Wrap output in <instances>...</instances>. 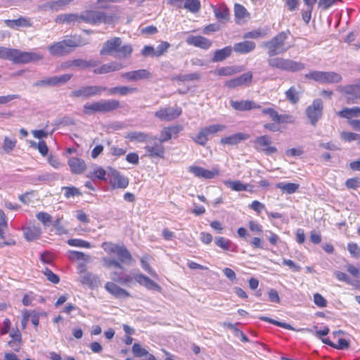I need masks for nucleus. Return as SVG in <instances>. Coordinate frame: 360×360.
<instances>
[{"label": "nucleus", "mask_w": 360, "mask_h": 360, "mask_svg": "<svg viewBox=\"0 0 360 360\" xmlns=\"http://www.w3.org/2000/svg\"><path fill=\"white\" fill-rule=\"evenodd\" d=\"M289 35L288 30L280 32L270 40L264 42L263 46L266 49L267 55L269 57L267 63L270 67L294 72L303 70L305 67L304 64L289 58H274L275 56L285 53L292 47L287 41Z\"/></svg>", "instance_id": "f257e3e1"}, {"label": "nucleus", "mask_w": 360, "mask_h": 360, "mask_svg": "<svg viewBox=\"0 0 360 360\" xmlns=\"http://www.w3.org/2000/svg\"><path fill=\"white\" fill-rule=\"evenodd\" d=\"M286 98L292 104L297 103L300 100L299 91L295 86H291L285 91Z\"/></svg>", "instance_id": "c03bdc74"}, {"label": "nucleus", "mask_w": 360, "mask_h": 360, "mask_svg": "<svg viewBox=\"0 0 360 360\" xmlns=\"http://www.w3.org/2000/svg\"><path fill=\"white\" fill-rule=\"evenodd\" d=\"M150 257L148 255H144L141 259V264L144 271L148 273L153 277H158L156 272L150 267L148 264V259Z\"/></svg>", "instance_id": "09e8293b"}, {"label": "nucleus", "mask_w": 360, "mask_h": 360, "mask_svg": "<svg viewBox=\"0 0 360 360\" xmlns=\"http://www.w3.org/2000/svg\"><path fill=\"white\" fill-rule=\"evenodd\" d=\"M44 274L46 276V278L51 283L54 284H57L60 281L59 277L53 273L50 269L48 268H46L44 270H43Z\"/></svg>", "instance_id": "680f3d73"}, {"label": "nucleus", "mask_w": 360, "mask_h": 360, "mask_svg": "<svg viewBox=\"0 0 360 360\" xmlns=\"http://www.w3.org/2000/svg\"><path fill=\"white\" fill-rule=\"evenodd\" d=\"M295 121L294 117L288 114H278L276 123H293Z\"/></svg>", "instance_id": "69168bd1"}, {"label": "nucleus", "mask_w": 360, "mask_h": 360, "mask_svg": "<svg viewBox=\"0 0 360 360\" xmlns=\"http://www.w3.org/2000/svg\"><path fill=\"white\" fill-rule=\"evenodd\" d=\"M17 49L0 47V58L11 60L15 63Z\"/></svg>", "instance_id": "79ce46f5"}, {"label": "nucleus", "mask_w": 360, "mask_h": 360, "mask_svg": "<svg viewBox=\"0 0 360 360\" xmlns=\"http://www.w3.org/2000/svg\"><path fill=\"white\" fill-rule=\"evenodd\" d=\"M41 234V229L38 226H30L24 230L25 238L29 241L39 238Z\"/></svg>", "instance_id": "473e14b6"}, {"label": "nucleus", "mask_w": 360, "mask_h": 360, "mask_svg": "<svg viewBox=\"0 0 360 360\" xmlns=\"http://www.w3.org/2000/svg\"><path fill=\"white\" fill-rule=\"evenodd\" d=\"M207 134L202 128L199 131L198 134L193 138V141L200 146H205L207 142Z\"/></svg>", "instance_id": "4d7b16f0"}, {"label": "nucleus", "mask_w": 360, "mask_h": 360, "mask_svg": "<svg viewBox=\"0 0 360 360\" xmlns=\"http://www.w3.org/2000/svg\"><path fill=\"white\" fill-rule=\"evenodd\" d=\"M48 50L52 56H63L70 53V50H66L62 41L49 46Z\"/></svg>", "instance_id": "72a5a7b5"}, {"label": "nucleus", "mask_w": 360, "mask_h": 360, "mask_svg": "<svg viewBox=\"0 0 360 360\" xmlns=\"http://www.w3.org/2000/svg\"><path fill=\"white\" fill-rule=\"evenodd\" d=\"M200 78H201L200 74H199L198 72H193V73H190V74L178 75L173 76L172 78V80L184 83L186 82L200 80Z\"/></svg>", "instance_id": "ea45409f"}, {"label": "nucleus", "mask_w": 360, "mask_h": 360, "mask_svg": "<svg viewBox=\"0 0 360 360\" xmlns=\"http://www.w3.org/2000/svg\"><path fill=\"white\" fill-rule=\"evenodd\" d=\"M259 319L264 321H267L269 323H271L272 324H274L276 326L282 327V328L288 329V330H294V328L288 323H286L284 322H280V321H276L274 319H272L266 317V316H260Z\"/></svg>", "instance_id": "13d9d810"}, {"label": "nucleus", "mask_w": 360, "mask_h": 360, "mask_svg": "<svg viewBox=\"0 0 360 360\" xmlns=\"http://www.w3.org/2000/svg\"><path fill=\"white\" fill-rule=\"evenodd\" d=\"M214 242L218 247L221 248L224 250H230L232 245L231 240L224 237L216 238Z\"/></svg>", "instance_id": "5fc2aeb1"}, {"label": "nucleus", "mask_w": 360, "mask_h": 360, "mask_svg": "<svg viewBox=\"0 0 360 360\" xmlns=\"http://www.w3.org/2000/svg\"><path fill=\"white\" fill-rule=\"evenodd\" d=\"M30 145L32 148H37L43 156H46L48 154L49 148L45 141H41L38 143L34 141H31Z\"/></svg>", "instance_id": "6e6d98bb"}, {"label": "nucleus", "mask_w": 360, "mask_h": 360, "mask_svg": "<svg viewBox=\"0 0 360 360\" xmlns=\"http://www.w3.org/2000/svg\"><path fill=\"white\" fill-rule=\"evenodd\" d=\"M184 8L191 13H197L200 9V2L199 0H185Z\"/></svg>", "instance_id": "de8ad7c7"}, {"label": "nucleus", "mask_w": 360, "mask_h": 360, "mask_svg": "<svg viewBox=\"0 0 360 360\" xmlns=\"http://www.w3.org/2000/svg\"><path fill=\"white\" fill-rule=\"evenodd\" d=\"M17 140L15 137L5 136L2 145V149L6 153H10L16 146Z\"/></svg>", "instance_id": "37998d69"}, {"label": "nucleus", "mask_w": 360, "mask_h": 360, "mask_svg": "<svg viewBox=\"0 0 360 360\" xmlns=\"http://www.w3.org/2000/svg\"><path fill=\"white\" fill-rule=\"evenodd\" d=\"M188 171L192 173L195 177L205 179H213L219 174V171L217 169L209 170L199 166H190L188 168Z\"/></svg>", "instance_id": "dca6fc26"}, {"label": "nucleus", "mask_w": 360, "mask_h": 360, "mask_svg": "<svg viewBox=\"0 0 360 360\" xmlns=\"http://www.w3.org/2000/svg\"><path fill=\"white\" fill-rule=\"evenodd\" d=\"M62 41L63 42L66 50H70V52L73 48L82 46L89 43L87 41L82 39L80 37L77 36L63 40Z\"/></svg>", "instance_id": "7c9ffc66"}, {"label": "nucleus", "mask_w": 360, "mask_h": 360, "mask_svg": "<svg viewBox=\"0 0 360 360\" xmlns=\"http://www.w3.org/2000/svg\"><path fill=\"white\" fill-rule=\"evenodd\" d=\"M231 106L236 110L245 111L261 108V106L252 101H231Z\"/></svg>", "instance_id": "5701e85b"}, {"label": "nucleus", "mask_w": 360, "mask_h": 360, "mask_svg": "<svg viewBox=\"0 0 360 360\" xmlns=\"http://www.w3.org/2000/svg\"><path fill=\"white\" fill-rule=\"evenodd\" d=\"M338 115L347 118L350 120V118L352 117H358L360 116V108L359 107H353L352 108H345L342 110L337 112Z\"/></svg>", "instance_id": "a19ab883"}, {"label": "nucleus", "mask_w": 360, "mask_h": 360, "mask_svg": "<svg viewBox=\"0 0 360 360\" xmlns=\"http://www.w3.org/2000/svg\"><path fill=\"white\" fill-rule=\"evenodd\" d=\"M232 51L233 49L231 46H226L221 49H218L214 52L212 61L214 63L223 61L231 55Z\"/></svg>", "instance_id": "f704fd0d"}, {"label": "nucleus", "mask_w": 360, "mask_h": 360, "mask_svg": "<svg viewBox=\"0 0 360 360\" xmlns=\"http://www.w3.org/2000/svg\"><path fill=\"white\" fill-rule=\"evenodd\" d=\"M267 34L266 31L262 30H255L250 32H248L244 35V38H262L264 37Z\"/></svg>", "instance_id": "bf43d9fd"}, {"label": "nucleus", "mask_w": 360, "mask_h": 360, "mask_svg": "<svg viewBox=\"0 0 360 360\" xmlns=\"http://www.w3.org/2000/svg\"><path fill=\"white\" fill-rule=\"evenodd\" d=\"M276 187L287 194H292L297 191L300 185L290 182H279L276 184Z\"/></svg>", "instance_id": "58836bf2"}, {"label": "nucleus", "mask_w": 360, "mask_h": 360, "mask_svg": "<svg viewBox=\"0 0 360 360\" xmlns=\"http://www.w3.org/2000/svg\"><path fill=\"white\" fill-rule=\"evenodd\" d=\"M68 244L72 247H79L84 248H89L91 247V244L89 242L79 238L69 239L68 240Z\"/></svg>", "instance_id": "864d4df0"}, {"label": "nucleus", "mask_w": 360, "mask_h": 360, "mask_svg": "<svg viewBox=\"0 0 360 360\" xmlns=\"http://www.w3.org/2000/svg\"><path fill=\"white\" fill-rule=\"evenodd\" d=\"M55 22L59 24L81 22V18H79V15L75 13L60 14L56 18Z\"/></svg>", "instance_id": "c9c22d12"}, {"label": "nucleus", "mask_w": 360, "mask_h": 360, "mask_svg": "<svg viewBox=\"0 0 360 360\" xmlns=\"http://www.w3.org/2000/svg\"><path fill=\"white\" fill-rule=\"evenodd\" d=\"M122 78L128 81L135 82L152 77L151 73L146 69H140L138 70L129 71L121 75Z\"/></svg>", "instance_id": "a211bd4d"}, {"label": "nucleus", "mask_w": 360, "mask_h": 360, "mask_svg": "<svg viewBox=\"0 0 360 360\" xmlns=\"http://www.w3.org/2000/svg\"><path fill=\"white\" fill-rule=\"evenodd\" d=\"M62 191H64V195L66 198L79 196L82 194L79 190L75 186H64L62 187Z\"/></svg>", "instance_id": "8fccbe9b"}, {"label": "nucleus", "mask_w": 360, "mask_h": 360, "mask_svg": "<svg viewBox=\"0 0 360 360\" xmlns=\"http://www.w3.org/2000/svg\"><path fill=\"white\" fill-rule=\"evenodd\" d=\"M224 184L231 190L235 191H252V186L248 184H243L240 181L226 180Z\"/></svg>", "instance_id": "2f4dec72"}, {"label": "nucleus", "mask_w": 360, "mask_h": 360, "mask_svg": "<svg viewBox=\"0 0 360 360\" xmlns=\"http://www.w3.org/2000/svg\"><path fill=\"white\" fill-rule=\"evenodd\" d=\"M80 282L83 285H88L91 288H96L101 285V280L99 276L91 272L84 274L81 277Z\"/></svg>", "instance_id": "a878e982"}, {"label": "nucleus", "mask_w": 360, "mask_h": 360, "mask_svg": "<svg viewBox=\"0 0 360 360\" xmlns=\"http://www.w3.org/2000/svg\"><path fill=\"white\" fill-rule=\"evenodd\" d=\"M349 103H355L357 99H360V82L357 84H348L339 86L337 88Z\"/></svg>", "instance_id": "1a4fd4ad"}, {"label": "nucleus", "mask_w": 360, "mask_h": 360, "mask_svg": "<svg viewBox=\"0 0 360 360\" xmlns=\"http://www.w3.org/2000/svg\"><path fill=\"white\" fill-rule=\"evenodd\" d=\"M323 103L321 99L316 98L306 108V115L310 123L315 126L317 122L322 117Z\"/></svg>", "instance_id": "423d86ee"}, {"label": "nucleus", "mask_w": 360, "mask_h": 360, "mask_svg": "<svg viewBox=\"0 0 360 360\" xmlns=\"http://www.w3.org/2000/svg\"><path fill=\"white\" fill-rule=\"evenodd\" d=\"M107 89L101 86H85L76 89L70 93V96L75 98H88L90 97L99 96Z\"/></svg>", "instance_id": "6e6552de"}, {"label": "nucleus", "mask_w": 360, "mask_h": 360, "mask_svg": "<svg viewBox=\"0 0 360 360\" xmlns=\"http://www.w3.org/2000/svg\"><path fill=\"white\" fill-rule=\"evenodd\" d=\"M182 113V109L179 106L166 107L161 108L155 112V116L164 121H172L179 117Z\"/></svg>", "instance_id": "9b49d317"}, {"label": "nucleus", "mask_w": 360, "mask_h": 360, "mask_svg": "<svg viewBox=\"0 0 360 360\" xmlns=\"http://www.w3.org/2000/svg\"><path fill=\"white\" fill-rule=\"evenodd\" d=\"M98 103L101 113L109 112L120 107V101L115 99L101 100Z\"/></svg>", "instance_id": "cd10ccee"}, {"label": "nucleus", "mask_w": 360, "mask_h": 360, "mask_svg": "<svg viewBox=\"0 0 360 360\" xmlns=\"http://www.w3.org/2000/svg\"><path fill=\"white\" fill-rule=\"evenodd\" d=\"M44 58L42 54L34 51H22L17 49L15 63L23 64L34 63Z\"/></svg>", "instance_id": "ddd939ff"}, {"label": "nucleus", "mask_w": 360, "mask_h": 360, "mask_svg": "<svg viewBox=\"0 0 360 360\" xmlns=\"http://www.w3.org/2000/svg\"><path fill=\"white\" fill-rule=\"evenodd\" d=\"M15 27H30L32 26V22L30 18L25 17H20L18 19L13 20Z\"/></svg>", "instance_id": "603ef678"}, {"label": "nucleus", "mask_w": 360, "mask_h": 360, "mask_svg": "<svg viewBox=\"0 0 360 360\" xmlns=\"http://www.w3.org/2000/svg\"><path fill=\"white\" fill-rule=\"evenodd\" d=\"M81 22L90 24H98L101 22H109L111 17L108 16L104 12L96 11H86L79 15Z\"/></svg>", "instance_id": "0eeeda50"}, {"label": "nucleus", "mask_w": 360, "mask_h": 360, "mask_svg": "<svg viewBox=\"0 0 360 360\" xmlns=\"http://www.w3.org/2000/svg\"><path fill=\"white\" fill-rule=\"evenodd\" d=\"M213 11L216 18L224 23L229 20V10L224 4H221L219 7L213 6Z\"/></svg>", "instance_id": "c85d7f7f"}, {"label": "nucleus", "mask_w": 360, "mask_h": 360, "mask_svg": "<svg viewBox=\"0 0 360 360\" xmlns=\"http://www.w3.org/2000/svg\"><path fill=\"white\" fill-rule=\"evenodd\" d=\"M61 218H58L55 221L52 222L51 224H53L56 233L58 235H63L67 233V230L65 229V227L60 224Z\"/></svg>", "instance_id": "e2e57ef3"}, {"label": "nucleus", "mask_w": 360, "mask_h": 360, "mask_svg": "<svg viewBox=\"0 0 360 360\" xmlns=\"http://www.w3.org/2000/svg\"><path fill=\"white\" fill-rule=\"evenodd\" d=\"M101 248L108 254L115 253L118 257V260L110 257H103L102 262L103 266L105 268L115 267L123 270V264L129 265L134 260L131 254L124 245H118L112 242H104L101 244Z\"/></svg>", "instance_id": "f03ea898"}, {"label": "nucleus", "mask_w": 360, "mask_h": 360, "mask_svg": "<svg viewBox=\"0 0 360 360\" xmlns=\"http://www.w3.org/2000/svg\"><path fill=\"white\" fill-rule=\"evenodd\" d=\"M186 41L188 45L194 46L205 50L208 49L212 44L210 39L202 36L190 35L186 38Z\"/></svg>", "instance_id": "aec40b11"}, {"label": "nucleus", "mask_w": 360, "mask_h": 360, "mask_svg": "<svg viewBox=\"0 0 360 360\" xmlns=\"http://www.w3.org/2000/svg\"><path fill=\"white\" fill-rule=\"evenodd\" d=\"M110 184L113 188H125L129 185V179L120 174L117 169L108 168Z\"/></svg>", "instance_id": "f8f14e48"}, {"label": "nucleus", "mask_w": 360, "mask_h": 360, "mask_svg": "<svg viewBox=\"0 0 360 360\" xmlns=\"http://www.w3.org/2000/svg\"><path fill=\"white\" fill-rule=\"evenodd\" d=\"M133 47L130 44H122L120 37L108 39L100 50L101 56H112L117 58H128L131 56Z\"/></svg>", "instance_id": "7ed1b4c3"}, {"label": "nucleus", "mask_w": 360, "mask_h": 360, "mask_svg": "<svg viewBox=\"0 0 360 360\" xmlns=\"http://www.w3.org/2000/svg\"><path fill=\"white\" fill-rule=\"evenodd\" d=\"M314 302L316 305L321 308L327 306V300L318 292L314 295Z\"/></svg>", "instance_id": "338daca9"}, {"label": "nucleus", "mask_w": 360, "mask_h": 360, "mask_svg": "<svg viewBox=\"0 0 360 360\" xmlns=\"http://www.w3.org/2000/svg\"><path fill=\"white\" fill-rule=\"evenodd\" d=\"M226 126L223 124H212L205 127H203L204 131L206 132L207 136L215 134L219 131H224L226 129Z\"/></svg>", "instance_id": "3c124183"}, {"label": "nucleus", "mask_w": 360, "mask_h": 360, "mask_svg": "<svg viewBox=\"0 0 360 360\" xmlns=\"http://www.w3.org/2000/svg\"><path fill=\"white\" fill-rule=\"evenodd\" d=\"M36 217L40 222H41L45 228L49 226L53 222L51 215L45 212H39L37 213Z\"/></svg>", "instance_id": "49530a36"}, {"label": "nucleus", "mask_w": 360, "mask_h": 360, "mask_svg": "<svg viewBox=\"0 0 360 360\" xmlns=\"http://www.w3.org/2000/svg\"><path fill=\"white\" fill-rule=\"evenodd\" d=\"M240 68L236 66H226L218 68L214 70L212 72L214 75L217 76H231L234 74L240 72Z\"/></svg>", "instance_id": "4c0bfd02"}, {"label": "nucleus", "mask_w": 360, "mask_h": 360, "mask_svg": "<svg viewBox=\"0 0 360 360\" xmlns=\"http://www.w3.org/2000/svg\"><path fill=\"white\" fill-rule=\"evenodd\" d=\"M109 95L120 94L121 96H125L129 94L136 92L138 89L136 87H129L125 86H115L107 89Z\"/></svg>", "instance_id": "e433bc0d"}, {"label": "nucleus", "mask_w": 360, "mask_h": 360, "mask_svg": "<svg viewBox=\"0 0 360 360\" xmlns=\"http://www.w3.org/2000/svg\"><path fill=\"white\" fill-rule=\"evenodd\" d=\"M68 165L70 168L71 172L75 174H80L86 169L84 160L76 157L70 158L68 161Z\"/></svg>", "instance_id": "b1692460"}, {"label": "nucleus", "mask_w": 360, "mask_h": 360, "mask_svg": "<svg viewBox=\"0 0 360 360\" xmlns=\"http://www.w3.org/2000/svg\"><path fill=\"white\" fill-rule=\"evenodd\" d=\"M125 138L130 141H136L138 143H148L150 141H155V136L152 137L149 134L139 131H132L126 134Z\"/></svg>", "instance_id": "412c9836"}, {"label": "nucleus", "mask_w": 360, "mask_h": 360, "mask_svg": "<svg viewBox=\"0 0 360 360\" xmlns=\"http://www.w3.org/2000/svg\"><path fill=\"white\" fill-rule=\"evenodd\" d=\"M255 43L252 41H244L236 43L233 46V51L240 54H246L255 49Z\"/></svg>", "instance_id": "bb28decb"}, {"label": "nucleus", "mask_w": 360, "mask_h": 360, "mask_svg": "<svg viewBox=\"0 0 360 360\" xmlns=\"http://www.w3.org/2000/svg\"><path fill=\"white\" fill-rule=\"evenodd\" d=\"M144 149L146 152V155L150 158H163L165 153V149L162 143L154 142L153 144L147 143Z\"/></svg>", "instance_id": "f3484780"}, {"label": "nucleus", "mask_w": 360, "mask_h": 360, "mask_svg": "<svg viewBox=\"0 0 360 360\" xmlns=\"http://www.w3.org/2000/svg\"><path fill=\"white\" fill-rule=\"evenodd\" d=\"M133 279H134L138 283L144 286L148 290H153L156 291L161 290V287L158 283L142 274H136L134 276V277L129 274H123L121 277V280L119 284L130 285L133 282Z\"/></svg>", "instance_id": "39448f33"}, {"label": "nucleus", "mask_w": 360, "mask_h": 360, "mask_svg": "<svg viewBox=\"0 0 360 360\" xmlns=\"http://www.w3.org/2000/svg\"><path fill=\"white\" fill-rule=\"evenodd\" d=\"M122 68V65L117 62H110L106 64H103L100 68H96L94 70L95 74H106L111 72L120 70Z\"/></svg>", "instance_id": "c756f323"}, {"label": "nucleus", "mask_w": 360, "mask_h": 360, "mask_svg": "<svg viewBox=\"0 0 360 360\" xmlns=\"http://www.w3.org/2000/svg\"><path fill=\"white\" fill-rule=\"evenodd\" d=\"M254 148L259 152H264L266 155H271L277 152V148L271 146V138L268 135L257 137L254 141Z\"/></svg>", "instance_id": "9d476101"}, {"label": "nucleus", "mask_w": 360, "mask_h": 360, "mask_svg": "<svg viewBox=\"0 0 360 360\" xmlns=\"http://www.w3.org/2000/svg\"><path fill=\"white\" fill-rule=\"evenodd\" d=\"M262 113L269 115L271 120L275 122L278 115V112L273 108H262Z\"/></svg>", "instance_id": "052dcab7"}, {"label": "nucleus", "mask_w": 360, "mask_h": 360, "mask_svg": "<svg viewBox=\"0 0 360 360\" xmlns=\"http://www.w3.org/2000/svg\"><path fill=\"white\" fill-rule=\"evenodd\" d=\"M132 352L136 356L138 357H141L148 354V351L144 348H142L141 346L138 343H135L132 346Z\"/></svg>", "instance_id": "0e129e2a"}, {"label": "nucleus", "mask_w": 360, "mask_h": 360, "mask_svg": "<svg viewBox=\"0 0 360 360\" xmlns=\"http://www.w3.org/2000/svg\"><path fill=\"white\" fill-rule=\"evenodd\" d=\"M72 75L71 74H64L60 76H53L37 81L34 84V85L35 86H57L66 83L72 78Z\"/></svg>", "instance_id": "4468645a"}, {"label": "nucleus", "mask_w": 360, "mask_h": 360, "mask_svg": "<svg viewBox=\"0 0 360 360\" xmlns=\"http://www.w3.org/2000/svg\"><path fill=\"white\" fill-rule=\"evenodd\" d=\"M249 138H250L249 134L242 133V132H238V133L232 134L229 136L221 138L220 140V143L223 146H225V145L235 146L243 141L248 139Z\"/></svg>", "instance_id": "4be33fe9"}, {"label": "nucleus", "mask_w": 360, "mask_h": 360, "mask_svg": "<svg viewBox=\"0 0 360 360\" xmlns=\"http://www.w3.org/2000/svg\"><path fill=\"white\" fill-rule=\"evenodd\" d=\"M100 112L99 103L95 101L93 103H87L83 106V113L85 115H91Z\"/></svg>", "instance_id": "a18cd8bd"}, {"label": "nucleus", "mask_w": 360, "mask_h": 360, "mask_svg": "<svg viewBox=\"0 0 360 360\" xmlns=\"http://www.w3.org/2000/svg\"><path fill=\"white\" fill-rule=\"evenodd\" d=\"M252 74L247 72L240 76L226 82L225 85L229 88H236L239 86L248 85L252 82Z\"/></svg>", "instance_id": "6ab92c4d"}, {"label": "nucleus", "mask_w": 360, "mask_h": 360, "mask_svg": "<svg viewBox=\"0 0 360 360\" xmlns=\"http://www.w3.org/2000/svg\"><path fill=\"white\" fill-rule=\"evenodd\" d=\"M345 186L349 189H356L360 186V179L357 177L348 179L345 182Z\"/></svg>", "instance_id": "774afa93"}, {"label": "nucleus", "mask_w": 360, "mask_h": 360, "mask_svg": "<svg viewBox=\"0 0 360 360\" xmlns=\"http://www.w3.org/2000/svg\"><path fill=\"white\" fill-rule=\"evenodd\" d=\"M104 288L108 293L117 299H126L131 297V294L127 290L116 283L108 281L105 284Z\"/></svg>", "instance_id": "2eb2a0df"}, {"label": "nucleus", "mask_w": 360, "mask_h": 360, "mask_svg": "<svg viewBox=\"0 0 360 360\" xmlns=\"http://www.w3.org/2000/svg\"><path fill=\"white\" fill-rule=\"evenodd\" d=\"M182 130L183 127L181 125L164 127L161 131L159 141L162 143L167 142L172 139L173 134H178Z\"/></svg>", "instance_id": "393cba45"}, {"label": "nucleus", "mask_w": 360, "mask_h": 360, "mask_svg": "<svg viewBox=\"0 0 360 360\" xmlns=\"http://www.w3.org/2000/svg\"><path fill=\"white\" fill-rule=\"evenodd\" d=\"M304 77L321 84H336L342 79L341 75L332 71L314 70L306 74Z\"/></svg>", "instance_id": "20e7f679"}]
</instances>
